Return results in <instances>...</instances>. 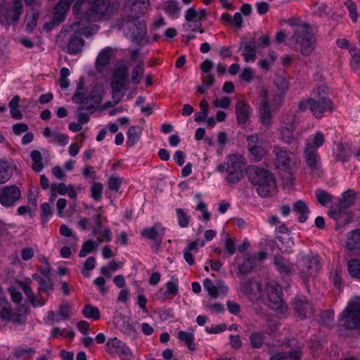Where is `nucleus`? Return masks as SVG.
Instances as JSON below:
<instances>
[{
    "label": "nucleus",
    "mask_w": 360,
    "mask_h": 360,
    "mask_svg": "<svg viewBox=\"0 0 360 360\" xmlns=\"http://www.w3.org/2000/svg\"><path fill=\"white\" fill-rule=\"evenodd\" d=\"M259 111L262 124L266 127H269L271 124V114L269 106L259 107Z\"/></svg>",
    "instance_id": "nucleus-51"
},
{
    "label": "nucleus",
    "mask_w": 360,
    "mask_h": 360,
    "mask_svg": "<svg viewBox=\"0 0 360 360\" xmlns=\"http://www.w3.org/2000/svg\"><path fill=\"white\" fill-rule=\"evenodd\" d=\"M302 264L307 266L306 269L302 271V276L307 280L309 276H313L319 269V262L316 258L307 257L302 261Z\"/></svg>",
    "instance_id": "nucleus-29"
},
{
    "label": "nucleus",
    "mask_w": 360,
    "mask_h": 360,
    "mask_svg": "<svg viewBox=\"0 0 360 360\" xmlns=\"http://www.w3.org/2000/svg\"><path fill=\"white\" fill-rule=\"evenodd\" d=\"M18 284L20 288L23 290L25 295L27 296L29 302L34 307H41L44 304V301L36 297L30 287L27 283L24 282H19Z\"/></svg>",
    "instance_id": "nucleus-32"
},
{
    "label": "nucleus",
    "mask_w": 360,
    "mask_h": 360,
    "mask_svg": "<svg viewBox=\"0 0 360 360\" xmlns=\"http://www.w3.org/2000/svg\"><path fill=\"white\" fill-rule=\"evenodd\" d=\"M273 153L275 156L274 164L276 168L281 171H288L292 160L290 153L278 146L274 147Z\"/></svg>",
    "instance_id": "nucleus-17"
},
{
    "label": "nucleus",
    "mask_w": 360,
    "mask_h": 360,
    "mask_svg": "<svg viewBox=\"0 0 360 360\" xmlns=\"http://www.w3.org/2000/svg\"><path fill=\"white\" fill-rule=\"evenodd\" d=\"M194 198L197 202L195 210L201 212L202 217L200 218L202 220L206 221H209L211 218V214L207 211V205L203 202V201L201 199V193L195 194Z\"/></svg>",
    "instance_id": "nucleus-38"
},
{
    "label": "nucleus",
    "mask_w": 360,
    "mask_h": 360,
    "mask_svg": "<svg viewBox=\"0 0 360 360\" xmlns=\"http://www.w3.org/2000/svg\"><path fill=\"white\" fill-rule=\"evenodd\" d=\"M295 308L300 317H307L312 312L311 304L304 299L297 300L295 302Z\"/></svg>",
    "instance_id": "nucleus-31"
},
{
    "label": "nucleus",
    "mask_w": 360,
    "mask_h": 360,
    "mask_svg": "<svg viewBox=\"0 0 360 360\" xmlns=\"http://www.w3.org/2000/svg\"><path fill=\"white\" fill-rule=\"evenodd\" d=\"M68 141H69V138L67 135H65V134L56 132L51 143H57L60 146H65L66 144H68Z\"/></svg>",
    "instance_id": "nucleus-62"
},
{
    "label": "nucleus",
    "mask_w": 360,
    "mask_h": 360,
    "mask_svg": "<svg viewBox=\"0 0 360 360\" xmlns=\"http://www.w3.org/2000/svg\"><path fill=\"white\" fill-rule=\"evenodd\" d=\"M72 307L70 304L65 303L61 304L56 312H47L45 320L51 323H59L63 321L68 320L72 315Z\"/></svg>",
    "instance_id": "nucleus-20"
},
{
    "label": "nucleus",
    "mask_w": 360,
    "mask_h": 360,
    "mask_svg": "<svg viewBox=\"0 0 360 360\" xmlns=\"http://www.w3.org/2000/svg\"><path fill=\"white\" fill-rule=\"evenodd\" d=\"M297 42H300L301 52L304 55L309 54L313 50L314 36L307 25L299 26L294 36Z\"/></svg>",
    "instance_id": "nucleus-12"
},
{
    "label": "nucleus",
    "mask_w": 360,
    "mask_h": 360,
    "mask_svg": "<svg viewBox=\"0 0 360 360\" xmlns=\"http://www.w3.org/2000/svg\"><path fill=\"white\" fill-rule=\"evenodd\" d=\"M304 158L307 166L314 172L320 167V158L317 152L304 151Z\"/></svg>",
    "instance_id": "nucleus-33"
},
{
    "label": "nucleus",
    "mask_w": 360,
    "mask_h": 360,
    "mask_svg": "<svg viewBox=\"0 0 360 360\" xmlns=\"http://www.w3.org/2000/svg\"><path fill=\"white\" fill-rule=\"evenodd\" d=\"M39 16L37 11H32L31 13H28L26 16L27 27L30 30H32L36 26L37 20Z\"/></svg>",
    "instance_id": "nucleus-60"
},
{
    "label": "nucleus",
    "mask_w": 360,
    "mask_h": 360,
    "mask_svg": "<svg viewBox=\"0 0 360 360\" xmlns=\"http://www.w3.org/2000/svg\"><path fill=\"white\" fill-rule=\"evenodd\" d=\"M150 0H129L124 6V12L130 15L122 18L120 22H115L112 27L122 30L124 34L133 40L138 41L146 34V26L139 17L147 12Z\"/></svg>",
    "instance_id": "nucleus-1"
},
{
    "label": "nucleus",
    "mask_w": 360,
    "mask_h": 360,
    "mask_svg": "<svg viewBox=\"0 0 360 360\" xmlns=\"http://www.w3.org/2000/svg\"><path fill=\"white\" fill-rule=\"evenodd\" d=\"M60 233L65 237H70L72 238V242L76 243L78 240L77 236L75 233H73L71 229H70L65 224H63L60 226L59 229Z\"/></svg>",
    "instance_id": "nucleus-61"
},
{
    "label": "nucleus",
    "mask_w": 360,
    "mask_h": 360,
    "mask_svg": "<svg viewBox=\"0 0 360 360\" xmlns=\"http://www.w3.org/2000/svg\"><path fill=\"white\" fill-rule=\"evenodd\" d=\"M73 0H60L56 6L53 21L55 24L62 22Z\"/></svg>",
    "instance_id": "nucleus-26"
},
{
    "label": "nucleus",
    "mask_w": 360,
    "mask_h": 360,
    "mask_svg": "<svg viewBox=\"0 0 360 360\" xmlns=\"http://www.w3.org/2000/svg\"><path fill=\"white\" fill-rule=\"evenodd\" d=\"M241 290L252 300H258L262 296L261 286L259 283L255 281L243 283Z\"/></svg>",
    "instance_id": "nucleus-28"
},
{
    "label": "nucleus",
    "mask_w": 360,
    "mask_h": 360,
    "mask_svg": "<svg viewBox=\"0 0 360 360\" xmlns=\"http://www.w3.org/2000/svg\"><path fill=\"white\" fill-rule=\"evenodd\" d=\"M88 4L91 8L87 13V20H84L86 25L89 21L107 20L117 11L118 5L115 2L110 3L108 0H78L73 7V12L77 13L80 7Z\"/></svg>",
    "instance_id": "nucleus-2"
},
{
    "label": "nucleus",
    "mask_w": 360,
    "mask_h": 360,
    "mask_svg": "<svg viewBox=\"0 0 360 360\" xmlns=\"http://www.w3.org/2000/svg\"><path fill=\"white\" fill-rule=\"evenodd\" d=\"M177 338L182 342H185L190 349L195 348L194 335L191 332L179 331L177 334Z\"/></svg>",
    "instance_id": "nucleus-45"
},
{
    "label": "nucleus",
    "mask_w": 360,
    "mask_h": 360,
    "mask_svg": "<svg viewBox=\"0 0 360 360\" xmlns=\"http://www.w3.org/2000/svg\"><path fill=\"white\" fill-rule=\"evenodd\" d=\"M141 130L137 126H132L129 128L127 132V143L134 146L138 142L141 136Z\"/></svg>",
    "instance_id": "nucleus-43"
},
{
    "label": "nucleus",
    "mask_w": 360,
    "mask_h": 360,
    "mask_svg": "<svg viewBox=\"0 0 360 360\" xmlns=\"http://www.w3.org/2000/svg\"><path fill=\"white\" fill-rule=\"evenodd\" d=\"M250 340L252 346L254 347H260L264 343V336L259 332L252 333Z\"/></svg>",
    "instance_id": "nucleus-57"
},
{
    "label": "nucleus",
    "mask_w": 360,
    "mask_h": 360,
    "mask_svg": "<svg viewBox=\"0 0 360 360\" xmlns=\"http://www.w3.org/2000/svg\"><path fill=\"white\" fill-rule=\"evenodd\" d=\"M96 264V260L94 257H89L83 265V269L82 270V273L84 276L89 277V271L94 269Z\"/></svg>",
    "instance_id": "nucleus-58"
},
{
    "label": "nucleus",
    "mask_w": 360,
    "mask_h": 360,
    "mask_svg": "<svg viewBox=\"0 0 360 360\" xmlns=\"http://www.w3.org/2000/svg\"><path fill=\"white\" fill-rule=\"evenodd\" d=\"M236 114L238 124H245L250 115V107L244 101H239L236 104Z\"/></svg>",
    "instance_id": "nucleus-30"
},
{
    "label": "nucleus",
    "mask_w": 360,
    "mask_h": 360,
    "mask_svg": "<svg viewBox=\"0 0 360 360\" xmlns=\"http://www.w3.org/2000/svg\"><path fill=\"white\" fill-rule=\"evenodd\" d=\"M330 278L337 287H340L342 281V270L340 268H335L331 273Z\"/></svg>",
    "instance_id": "nucleus-63"
},
{
    "label": "nucleus",
    "mask_w": 360,
    "mask_h": 360,
    "mask_svg": "<svg viewBox=\"0 0 360 360\" xmlns=\"http://www.w3.org/2000/svg\"><path fill=\"white\" fill-rule=\"evenodd\" d=\"M330 108V101L326 98L316 99L310 98L307 100L300 102V108L302 110L309 108L314 115L317 118H321L323 113Z\"/></svg>",
    "instance_id": "nucleus-13"
},
{
    "label": "nucleus",
    "mask_w": 360,
    "mask_h": 360,
    "mask_svg": "<svg viewBox=\"0 0 360 360\" xmlns=\"http://www.w3.org/2000/svg\"><path fill=\"white\" fill-rule=\"evenodd\" d=\"M206 11L204 9L195 10L194 8H189L185 13L186 22L182 27L184 32H200L203 33L202 20L206 16Z\"/></svg>",
    "instance_id": "nucleus-11"
},
{
    "label": "nucleus",
    "mask_w": 360,
    "mask_h": 360,
    "mask_svg": "<svg viewBox=\"0 0 360 360\" xmlns=\"http://www.w3.org/2000/svg\"><path fill=\"white\" fill-rule=\"evenodd\" d=\"M104 91V86L102 84H96L86 96L84 92V80L81 79L77 92L72 97V101L75 103L83 105L82 108L92 110L100 104Z\"/></svg>",
    "instance_id": "nucleus-6"
},
{
    "label": "nucleus",
    "mask_w": 360,
    "mask_h": 360,
    "mask_svg": "<svg viewBox=\"0 0 360 360\" xmlns=\"http://www.w3.org/2000/svg\"><path fill=\"white\" fill-rule=\"evenodd\" d=\"M179 292V281L176 278L172 277V280L165 283V288H160L155 294L157 299L165 300L172 299Z\"/></svg>",
    "instance_id": "nucleus-22"
},
{
    "label": "nucleus",
    "mask_w": 360,
    "mask_h": 360,
    "mask_svg": "<svg viewBox=\"0 0 360 360\" xmlns=\"http://www.w3.org/2000/svg\"><path fill=\"white\" fill-rule=\"evenodd\" d=\"M224 255L227 256H231L236 252V245L234 240L226 235L224 240Z\"/></svg>",
    "instance_id": "nucleus-52"
},
{
    "label": "nucleus",
    "mask_w": 360,
    "mask_h": 360,
    "mask_svg": "<svg viewBox=\"0 0 360 360\" xmlns=\"http://www.w3.org/2000/svg\"><path fill=\"white\" fill-rule=\"evenodd\" d=\"M295 122V117L294 115H287L283 117L279 128V138L283 142L285 143L292 142Z\"/></svg>",
    "instance_id": "nucleus-15"
},
{
    "label": "nucleus",
    "mask_w": 360,
    "mask_h": 360,
    "mask_svg": "<svg viewBox=\"0 0 360 360\" xmlns=\"http://www.w3.org/2000/svg\"><path fill=\"white\" fill-rule=\"evenodd\" d=\"M248 148L251 158L256 162L261 160L267 153V150L262 146L257 145L259 138L257 134H252L248 137Z\"/></svg>",
    "instance_id": "nucleus-19"
},
{
    "label": "nucleus",
    "mask_w": 360,
    "mask_h": 360,
    "mask_svg": "<svg viewBox=\"0 0 360 360\" xmlns=\"http://www.w3.org/2000/svg\"><path fill=\"white\" fill-rule=\"evenodd\" d=\"M258 90V98L257 103L259 107H268L269 106L268 101V92L264 86H259Z\"/></svg>",
    "instance_id": "nucleus-50"
},
{
    "label": "nucleus",
    "mask_w": 360,
    "mask_h": 360,
    "mask_svg": "<svg viewBox=\"0 0 360 360\" xmlns=\"http://www.w3.org/2000/svg\"><path fill=\"white\" fill-rule=\"evenodd\" d=\"M245 162L243 157L239 154H231L226 157L223 164L218 165L214 171L217 172H226V180L231 184H236L244 176Z\"/></svg>",
    "instance_id": "nucleus-4"
},
{
    "label": "nucleus",
    "mask_w": 360,
    "mask_h": 360,
    "mask_svg": "<svg viewBox=\"0 0 360 360\" xmlns=\"http://www.w3.org/2000/svg\"><path fill=\"white\" fill-rule=\"evenodd\" d=\"M20 196V191L17 186H6L0 191V204L5 207L11 206Z\"/></svg>",
    "instance_id": "nucleus-18"
},
{
    "label": "nucleus",
    "mask_w": 360,
    "mask_h": 360,
    "mask_svg": "<svg viewBox=\"0 0 360 360\" xmlns=\"http://www.w3.org/2000/svg\"><path fill=\"white\" fill-rule=\"evenodd\" d=\"M83 316L89 319L97 321L101 318L99 309L91 304H87L82 311Z\"/></svg>",
    "instance_id": "nucleus-41"
},
{
    "label": "nucleus",
    "mask_w": 360,
    "mask_h": 360,
    "mask_svg": "<svg viewBox=\"0 0 360 360\" xmlns=\"http://www.w3.org/2000/svg\"><path fill=\"white\" fill-rule=\"evenodd\" d=\"M336 44L340 49L348 50L351 56L350 65L354 71H358L360 69V50L345 38L337 39Z\"/></svg>",
    "instance_id": "nucleus-16"
},
{
    "label": "nucleus",
    "mask_w": 360,
    "mask_h": 360,
    "mask_svg": "<svg viewBox=\"0 0 360 360\" xmlns=\"http://www.w3.org/2000/svg\"><path fill=\"white\" fill-rule=\"evenodd\" d=\"M52 215L51 205L48 202L41 205V219L44 224L46 223Z\"/></svg>",
    "instance_id": "nucleus-53"
},
{
    "label": "nucleus",
    "mask_w": 360,
    "mask_h": 360,
    "mask_svg": "<svg viewBox=\"0 0 360 360\" xmlns=\"http://www.w3.org/2000/svg\"><path fill=\"white\" fill-rule=\"evenodd\" d=\"M278 239L281 242V244H278V246L282 252H288L291 251L293 241L290 234L286 233L283 236L278 237Z\"/></svg>",
    "instance_id": "nucleus-44"
},
{
    "label": "nucleus",
    "mask_w": 360,
    "mask_h": 360,
    "mask_svg": "<svg viewBox=\"0 0 360 360\" xmlns=\"http://www.w3.org/2000/svg\"><path fill=\"white\" fill-rule=\"evenodd\" d=\"M105 220L106 218L105 217H101V214H98L94 218L96 226L93 229V233L94 236L97 237L99 242L110 241L112 238L110 230L101 226L102 222Z\"/></svg>",
    "instance_id": "nucleus-23"
},
{
    "label": "nucleus",
    "mask_w": 360,
    "mask_h": 360,
    "mask_svg": "<svg viewBox=\"0 0 360 360\" xmlns=\"http://www.w3.org/2000/svg\"><path fill=\"white\" fill-rule=\"evenodd\" d=\"M345 4L349 11V15L352 20L354 22H356L358 20V13L355 3L352 0H348L345 1Z\"/></svg>",
    "instance_id": "nucleus-55"
},
{
    "label": "nucleus",
    "mask_w": 360,
    "mask_h": 360,
    "mask_svg": "<svg viewBox=\"0 0 360 360\" xmlns=\"http://www.w3.org/2000/svg\"><path fill=\"white\" fill-rule=\"evenodd\" d=\"M339 321L347 328L360 330V297H355L348 303Z\"/></svg>",
    "instance_id": "nucleus-8"
},
{
    "label": "nucleus",
    "mask_w": 360,
    "mask_h": 360,
    "mask_svg": "<svg viewBox=\"0 0 360 360\" xmlns=\"http://www.w3.org/2000/svg\"><path fill=\"white\" fill-rule=\"evenodd\" d=\"M98 30L97 26L86 25L84 20H80L72 24L68 30L70 34H73L68 45V52L70 54H76L80 51L84 46V41L81 36L89 37L96 32Z\"/></svg>",
    "instance_id": "nucleus-5"
},
{
    "label": "nucleus",
    "mask_w": 360,
    "mask_h": 360,
    "mask_svg": "<svg viewBox=\"0 0 360 360\" xmlns=\"http://www.w3.org/2000/svg\"><path fill=\"white\" fill-rule=\"evenodd\" d=\"M293 210L300 215L298 218L300 222L303 223L306 221L309 214V210L307 205L304 201L299 200L295 202L293 205Z\"/></svg>",
    "instance_id": "nucleus-34"
},
{
    "label": "nucleus",
    "mask_w": 360,
    "mask_h": 360,
    "mask_svg": "<svg viewBox=\"0 0 360 360\" xmlns=\"http://www.w3.org/2000/svg\"><path fill=\"white\" fill-rule=\"evenodd\" d=\"M266 294L269 307L277 314L283 315L287 311V307L281 298V288L275 281H270L266 285Z\"/></svg>",
    "instance_id": "nucleus-10"
},
{
    "label": "nucleus",
    "mask_w": 360,
    "mask_h": 360,
    "mask_svg": "<svg viewBox=\"0 0 360 360\" xmlns=\"http://www.w3.org/2000/svg\"><path fill=\"white\" fill-rule=\"evenodd\" d=\"M231 104V100L228 96L217 98L213 100L212 105L214 108H229Z\"/></svg>",
    "instance_id": "nucleus-54"
},
{
    "label": "nucleus",
    "mask_w": 360,
    "mask_h": 360,
    "mask_svg": "<svg viewBox=\"0 0 360 360\" xmlns=\"http://www.w3.org/2000/svg\"><path fill=\"white\" fill-rule=\"evenodd\" d=\"M30 157L32 160V169L35 172H40L44 168V165L41 161V155L38 150H32L30 153Z\"/></svg>",
    "instance_id": "nucleus-46"
},
{
    "label": "nucleus",
    "mask_w": 360,
    "mask_h": 360,
    "mask_svg": "<svg viewBox=\"0 0 360 360\" xmlns=\"http://www.w3.org/2000/svg\"><path fill=\"white\" fill-rule=\"evenodd\" d=\"M39 16L37 11H32L31 13H28L26 16L27 27L30 30H32L36 26L37 20Z\"/></svg>",
    "instance_id": "nucleus-59"
},
{
    "label": "nucleus",
    "mask_w": 360,
    "mask_h": 360,
    "mask_svg": "<svg viewBox=\"0 0 360 360\" xmlns=\"http://www.w3.org/2000/svg\"><path fill=\"white\" fill-rule=\"evenodd\" d=\"M129 65L126 62L119 63L113 70L110 86L112 90V98L118 103L128 88Z\"/></svg>",
    "instance_id": "nucleus-7"
},
{
    "label": "nucleus",
    "mask_w": 360,
    "mask_h": 360,
    "mask_svg": "<svg viewBox=\"0 0 360 360\" xmlns=\"http://www.w3.org/2000/svg\"><path fill=\"white\" fill-rule=\"evenodd\" d=\"M316 196L318 202L322 205H327L332 200L331 195L323 191H317Z\"/></svg>",
    "instance_id": "nucleus-56"
},
{
    "label": "nucleus",
    "mask_w": 360,
    "mask_h": 360,
    "mask_svg": "<svg viewBox=\"0 0 360 360\" xmlns=\"http://www.w3.org/2000/svg\"><path fill=\"white\" fill-rule=\"evenodd\" d=\"M105 349L110 354H117L122 360H129L131 357L130 349L117 338L108 339Z\"/></svg>",
    "instance_id": "nucleus-14"
},
{
    "label": "nucleus",
    "mask_w": 360,
    "mask_h": 360,
    "mask_svg": "<svg viewBox=\"0 0 360 360\" xmlns=\"http://www.w3.org/2000/svg\"><path fill=\"white\" fill-rule=\"evenodd\" d=\"M98 246L97 242L93 240H89L86 241L80 250L79 255L81 257H84L86 256L89 253L91 252L93 250H96Z\"/></svg>",
    "instance_id": "nucleus-48"
},
{
    "label": "nucleus",
    "mask_w": 360,
    "mask_h": 360,
    "mask_svg": "<svg viewBox=\"0 0 360 360\" xmlns=\"http://www.w3.org/2000/svg\"><path fill=\"white\" fill-rule=\"evenodd\" d=\"M347 269L349 275L357 279H360V259H352L348 261Z\"/></svg>",
    "instance_id": "nucleus-40"
},
{
    "label": "nucleus",
    "mask_w": 360,
    "mask_h": 360,
    "mask_svg": "<svg viewBox=\"0 0 360 360\" xmlns=\"http://www.w3.org/2000/svg\"><path fill=\"white\" fill-rule=\"evenodd\" d=\"M300 356V353L298 352H294L288 356L285 353H278L273 355L271 360H287L289 357L297 359Z\"/></svg>",
    "instance_id": "nucleus-64"
},
{
    "label": "nucleus",
    "mask_w": 360,
    "mask_h": 360,
    "mask_svg": "<svg viewBox=\"0 0 360 360\" xmlns=\"http://www.w3.org/2000/svg\"><path fill=\"white\" fill-rule=\"evenodd\" d=\"M68 185L64 183L53 184L51 186V193L52 200L58 194L65 195L67 193Z\"/></svg>",
    "instance_id": "nucleus-49"
},
{
    "label": "nucleus",
    "mask_w": 360,
    "mask_h": 360,
    "mask_svg": "<svg viewBox=\"0 0 360 360\" xmlns=\"http://www.w3.org/2000/svg\"><path fill=\"white\" fill-rule=\"evenodd\" d=\"M165 10L167 14L172 19H176L180 15V8L178 2L175 0L167 1Z\"/></svg>",
    "instance_id": "nucleus-39"
},
{
    "label": "nucleus",
    "mask_w": 360,
    "mask_h": 360,
    "mask_svg": "<svg viewBox=\"0 0 360 360\" xmlns=\"http://www.w3.org/2000/svg\"><path fill=\"white\" fill-rule=\"evenodd\" d=\"M274 264L277 270L281 273L287 274L292 269V265L281 257H276L274 258Z\"/></svg>",
    "instance_id": "nucleus-42"
},
{
    "label": "nucleus",
    "mask_w": 360,
    "mask_h": 360,
    "mask_svg": "<svg viewBox=\"0 0 360 360\" xmlns=\"http://www.w3.org/2000/svg\"><path fill=\"white\" fill-rule=\"evenodd\" d=\"M112 53L113 49L109 46L99 52L96 62V68L98 71H102L109 64Z\"/></svg>",
    "instance_id": "nucleus-27"
},
{
    "label": "nucleus",
    "mask_w": 360,
    "mask_h": 360,
    "mask_svg": "<svg viewBox=\"0 0 360 360\" xmlns=\"http://www.w3.org/2000/svg\"><path fill=\"white\" fill-rule=\"evenodd\" d=\"M203 286L212 297L225 296L229 291V288L224 281L220 280L217 281L216 283H213L210 278H205L203 281Z\"/></svg>",
    "instance_id": "nucleus-21"
},
{
    "label": "nucleus",
    "mask_w": 360,
    "mask_h": 360,
    "mask_svg": "<svg viewBox=\"0 0 360 360\" xmlns=\"http://www.w3.org/2000/svg\"><path fill=\"white\" fill-rule=\"evenodd\" d=\"M141 234L147 239L158 241L160 243L165 234V229L160 224H155L151 227L143 229Z\"/></svg>",
    "instance_id": "nucleus-25"
},
{
    "label": "nucleus",
    "mask_w": 360,
    "mask_h": 360,
    "mask_svg": "<svg viewBox=\"0 0 360 360\" xmlns=\"http://www.w3.org/2000/svg\"><path fill=\"white\" fill-rule=\"evenodd\" d=\"M242 55L246 63L253 62L256 59V49L254 44L249 42L241 48Z\"/></svg>",
    "instance_id": "nucleus-37"
},
{
    "label": "nucleus",
    "mask_w": 360,
    "mask_h": 360,
    "mask_svg": "<svg viewBox=\"0 0 360 360\" xmlns=\"http://www.w3.org/2000/svg\"><path fill=\"white\" fill-rule=\"evenodd\" d=\"M325 143V137L322 132L316 131L308 136L305 140L304 151L317 152Z\"/></svg>",
    "instance_id": "nucleus-24"
},
{
    "label": "nucleus",
    "mask_w": 360,
    "mask_h": 360,
    "mask_svg": "<svg viewBox=\"0 0 360 360\" xmlns=\"http://www.w3.org/2000/svg\"><path fill=\"white\" fill-rule=\"evenodd\" d=\"M249 178L257 186L258 194L269 197L276 193V184L274 175L264 169L253 166L249 168Z\"/></svg>",
    "instance_id": "nucleus-3"
},
{
    "label": "nucleus",
    "mask_w": 360,
    "mask_h": 360,
    "mask_svg": "<svg viewBox=\"0 0 360 360\" xmlns=\"http://www.w3.org/2000/svg\"><path fill=\"white\" fill-rule=\"evenodd\" d=\"M13 171L10 164L4 160H0V184L8 181L12 176Z\"/></svg>",
    "instance_id": "nucleus-35"
},
{
    "label": "nucleus",
    "mask_w": 360,
    "mask_h": 360,
    "mask_svg": "<svg viewBox=\"0 0 360 360\" xmlns=\"http://www.w3.org/2000/svg\"><path fill=\"white\" fill-rule=\"evenodd\" d=\"M22 0H12L6 6L4 0H0V22L6 25L15 23L22 15Z\"/></svg>",
    "instance_id": "nucleus-9"
},
{
    "label": "nucleus",
    "mask_w": 360,
    "mask_h": 360,
    "mask_svg": "<svg viewBox=\"0 0 360 360\" xmlns=\"http://www.w3.org/2000/svg\"><path fill=\"white\" fill-rule=\"evenodd\" d=\"M144 70V65L143 62H139L133 68L131 72V80L132 83L137 84L140 82Z\"/></svg>",
    "instance_id": "nucleus-47"
},
{
    "label": "nucleus",
    "mask_w": 360,
    "mask_h": 360,
    "mask_svg": "<svg viewBox=\"0 0 360 360\" xmlns=\"http://www.w3.org/2000/svg\"><path fill=\"white\" fill-rule=\"evenodd\" d=\"M346 245L349 250L360 248V230H354L349 233L346 240Z\"/></svg>",
    "instance_id": "nucleus-36"
}]
</instances>
